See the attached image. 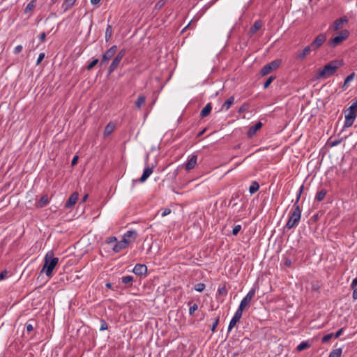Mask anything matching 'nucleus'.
<instances>
[{
	"instance_id": "nucleus-1",
	"label": "nucleus",
	"mask_w": 357,
	"mask_h": 357,
	"mask_svg": "<svg viewBox=\"0 0 357 357\" xmlns=\"http://www.w3.org/2000/svg\"><path fill=\"white\" fill-rule=\"evenodd\" d=\"M59 258L54 257L52 250L48 251L44 257V264L41 272H44L47 277H52V271L59 263Z\"/></svg>"
},
{
	"instance_id": "nucleus-2",
	"label": "nucleus",
	"mask_w": 357,
	"mask_h": 357,
	"mask_svg": "<svg viewBox=\"0 0 357 357\" xmlns=\"http://www.w3.org/2000/svg\"><path fill=\"white\" fill-rule=\"evenodd\" d=\"M301 218V209L300 206L296 203H294L293 205V208L289 212V220L285 225V227L288 229H291L295 227H296Z\"/></svg>"
},
{
	"instance_id": "nucleus-3",
	"label": "nucleus",
	"mask_w": 357,
	"mask_h": 357,
	"mask_svg": "<svg viewBox=\"0 0 357 357\" xmlns=\"http://www.w3.org/2000/svg\"><path fill=\"white\" fill-rule=\"evenodd\" d=\"M340 66V64L337 61H333L325 65L323 68L319 70L318 77L323 78L328 77L333 75Z\"/></svg>"
},
{
	"instance_id": "nucleus-4",
	"label": "nucleus",
	"mask_w": 357,
	"mask_h": 357,
	"mask_svg": "<svg viewBox=\"0 0 357 357\" xmlns=\"http://www.w3.org/2000/svg\"><path fill=\"white\" fill-rule=\"evenodd\" d=\"M357 116V100L354 102L347 110L345 114L344 128L351 127Z\"/></svg>"
},
{
	"instance_id": "nucleus-5",
	"label": "nucleus",
	"mask_w": 357,
	"mask_h": 357,
	"mask_svg": "<svg viewBox=\"0 0 357 357\" xmlns=\"http://www.w3.org/2000/svg\"><path fill=\"white\" fill-rule=\"evenodd\" d=\"M349 36V32L347 29L342 30L339 35L335 36L334 38H331L328 44L331 47H335L337 45H340L342 41L346 40Z\"/></svg>"
},
{
	"instance_id": "nucleus-6",
	"label": "nucleus",
	"mask_w": 357,
	"mask_h": 357,
	"mask_svg": "<svg viewBox=\"0 0 357 357\" xmlns=\"http://www.w3.org/2000/svg\"><path fill=\"white\" fill-rule=\"evenodd\" d=\"M126 52V50L123 49L116 55V56L114 58L113 61H112L110 66H109V68H108L109 74L113 73L114 71H115L116 70V68L119 66L122 59L125 56Z\"/></svg>"
},
{
	"instance_id": "nucleus-7",
	"label": "nucleus",
	"mask_w": 357,
	"mask_h": 357,
	"mask_svg": "<svg viewBox=\"0 0 357 357\" xmlns=\"http://www.w3.org/2000/svg\"><path fill=\"white\" fill-rule=\"evenodd\" d=\"M280 59H275L265 65L261 70V74L264 76L270 73L272 70L277 69L281 64Z\"/></svg>"
},
{
	"instance_id": "nucleus-8",
	"label": "nucleus",
	"mask_w": 357,
	"mask_h": 357,
	"mask_svg": "<svg viewBox=\"0 0 357 357\" xmlns=\"http://www.w3.org/2000/svg\"><path fill=\"white\" fill-rule=\"evenodd\" d=\"M256 293V289L255 287H252L248 293L246 294V296L242 299V301L240 303L239 306L242 307L243 308H246L250 305L251 300L253 298Z\"/></svg>"
},
{
	"instance_id": "nucleus-9",
	"label": "nucleus",
	"mask_w": 357,
	"mask_h": 357,
	"mask_svg": "<svg viewBox=\"0 0 357 357\" xmlns=\"http://www.w3.org/2000/svg\"><path fill=\"white\" fill-rule=\"evenodd\" d=\"M326 40L325 33L319 34L310 44L312 50H318Z\"/></svg>"
},
{
	"instance_id": "nucleus-10",
	"label": "nucleus",
	"mask_w": 357,
	"mask_h": 357,
	"mask_svg": "<svg viewBox=\"0 0 357 357\" xmlns=\"http://www.w3.org/2000/svg\"><path fill=\"white\" fill-rule=\"evenodd\" d=\"M117 50V46L113 45L109 49H108L105 53L102 55V59L100 61V65L104 64L107 61H108L112 57L114 56Z\"/></svg>"
},
{
	"instance_id": "nucleus-11",
	"label": "nucleus",
	"mask_w": 357,
	"mask_h": 357,
	"mask_svg": "<svg viewBox=\"0 0 357 357\" xmlns=\"http://www.w3.org/2000/svg\"><path fill=\"white\" fill-rule=\"evenodd\" d=\"M138 237V234L135 230H129L127 231L122 237V239L126 240L128 244L130 245L132 243H134L137 238Z\"/></svg>"
},
{
	"instance_id": "nucleus-12",
	"label": "nucleus",
	"mask_w": 357,
	"mask_h": 357,
	"mask_svg": "<svg viewBox=\"0 0 357 357\" xmlns=\"http://www.w3.org/2000/svg\"><path fill=\"white\" fill-rule=\"evenodd\" d=\"M348 22L349 19L347 16L342 17L334 21L332 28L334 31H337L342 29L345 24L348 23Z\"/></svg>"
},
{
	"instance_id": "nucleus-13",
	"label": "nucleus",
	"mask_w": 357,
	"mask_h": 357,
	"mask_svg": "<svg viewBox=\"0 0 357 357\" xmlns=\"http://www.w3.org/2000/svg\"><path fill=\"white\" fill-rule=\"evenodd\" d=\"M132 271L137 275H145L147 273V266L145 264H137Z\"/></svg>"
},
{
	"instance_id": "nucleus-14",
	"label": "nucleus",
	"mask_w": 357,
	"mask_h": 357,
	"mask_svg": "<svg viewBox=\"0 0 357 357\" xmlns=\"http://www.w3.org/2000/svg\"><path fill=\"white\" fill-rule=\"evenodd\" d=\"M128 242L125 239H122L120 241H117L116 243L114 244V245L112 248V250L116 252H120L122 250L126 249L128 247Z\"/></svg>"
},
{
	"instance_id": "nucleus-15",
	"label": "nucleus",
	"mask_w": 357,
	"mask_h": 357,
	"mask_svg": "<svg viewBox=\"0 0 357 357\" xmlns=\"http://www.w3.org/2000/svg\"><path fill=\"white\" fill-rule=\"evenodd\" d=\"M153 167H147L146 168L144 169L142 176L138 180H136V181L133 180L132 181L133 183L135 182H137V181H139V182H141V183H144L150 176V175L153 173Z\"/></svg>"
},
{
	"instance_id": "nucleus-16",
	"label": "nucleus",
	"mask_w": 357,
	"mask_h": 357,
	"mask_svg": "<svg viewBox=\"0 0 357 357\" xmlns=\"http://www.w3.org/2000/svg\"><path fill=\"white\" fill-rule=\"evenodd\" d=\"M78 197H79V194L78 192H73L70 196V197L68 198V199L66 201V204H65V207L66 208H71L72 206H73L76 202H77L78 200Z\"/></svg>"
},
{
	"instance_id": "nucleus-17",
	"label": "nucleus",
	"mask_w": 357,
	"mask_h": 357,
	"mask_svg": "<svg viewBox=\"0 0 357 357\" xmlns=\"http://www.w3.org/2000/svg\"><path fill=\"white\" fill-rule=\"evenodd\" d=\"M197 155H192L189 159L188 160L185 169L186 171L189 172L191 169H192L195 165H197Z\"/></svg>"
},
{
	"instance_id": "nucleus-18",
	"label": "nucleus",
	"mask_w": 357,
	"mask_h": 357,
	"mask_svg": "<svg viewBox=\"0 0 357 357\" xmlns=\"http://www.w3.org/2000/svg\"><path fill=\"white\" fill-rule=\"evenodd\" d=\"M262 127V123L261 121L257 122L255 126H251L247 132V137L248 138L253 137L256 132L261 129Z\"/></svg>"
},
{
	"instance_id": "nucleus-19",
	"label": "nucleus",
	"mask_w": 357,
	"mask_h": 357,
	"mask_svg": "<svg viewBox=\"0 0 357 357\" xmlns=\"http://www.w3.org/2000/svg\"><path fill=\"white\" fill-rule=\"evenodd\" d=\"M50 203V199L47 195H44L40 199V200L36 204V207L37 208H43L48 205Z\"/></svg>"
},
{
	"instance_id": "nucleus-20",
	"label": "nucleus",
	"mask_w": 357,
	"mask_h": 357,
	"mask_svg": "<svg viewBox=\"0 0 357 357\" xmlns=\"http://www.w3.org/2000/svg\"><path fill=\"white\" fill-rule=\"evenodd\" d=\"M239 197H240L239 192L233 193L231 197V199H230L229 206H231L232 208H235L238 205V202H236V200H238L239 199Z\"/></svg>"
},
{
	"instance_id": "nucleus-21",
	"label": "nucleus",
	"mask_w": 357,
	"mask_h": 357,
	"mask_svg": "<svg viewBox=\"0 0 357 357\" xmlns=\"http://www.w3.org/2000/svg\"><path fill=\"white\" fill-rule=\"evenodd\" d=\"M76 0H65L62 4L61 8L64 12H66L71 9L74 6Z\"/></svg>"
},
{
	"instance_id": "nucleus-22",
	"label": "nucleus",
	"mask_w": 357,
	"mask_h": 357,
	"mask_svg": "<svg viewBox=\"0 0 357 357\" xmlns=\"http://www.w3.org/2000/svg\"><path fill=\"white\" fill-rule=\"evenodd\" d=\"M212 109V105L211 103L209 102L206 105V106L202 109L200 113V116L204 118L207 116L211 112Z\"/></svg>"
},
{
	"instance_id": "nucleus-23",
	"label": "nucleus",
	"mask_w": 357,
	"mask_h": 357,
	"mask_svg": "<svg viewBox=\"0 0 357 357\" xmlns=\"http://www.w3.org/2000/svg\"><path fill=\"white\" fill-rule=\"evenodd\" d=\"M234 96L229 97L222 105V108L225 110H228L234 102Z\"/></svg>"
},
{
	"instance_id": "nucleus-24",
	"label": "nucleus",
	"mask_w": 357,
	"mask_h": 357,
	"mask_svg": "<svg viewBox=\"0 0 357 357\" xmlns=\"http://www.w3.org/2000/svg\"><path fill=\"white\" fill-rule=\"evenodd\" d=\"M311 50H312V49L310 45L306 46L303 50V51L301 53H299V54L298 55V58L301 60H303L310 52Z\"/></svg>"
},
{
	"instance_id": "nucleus-25",
	"label": "nucleus",
	"mask_w": 357,
	"mask_h": 357,
	"mask_svg": "<svg viewBox=\"0 0 357 357\" xmlns=\"http://www.w3.org/2000/svg\"><path fill=\"white\" fill-rule=\"evenodd\" d=\"M259 189V185L258 182L257 181H252L250 188H249V192L251 195L255 193L257 191H258Z\"/></svg>"
},
{
	"instance_id": "nucleus-26",
	"label": "nucleus",
	"mask_w": 357,
	"mask_h": 357,
	"mask_svg": "<svg viewBox=\"0 0 357 357\" xmlns=\"http://www.w3.org/2000/svg\"><path fill=\"white\" fill-rule=\"evenodd\" d=\"M36 6V0H31L26 6L24 9V13H28L29 12H31Z\"/></svg>"
},
{
	"instance_id": "nucleus-27",
	"label": "nucleus",
	"mask_w": 357,
	"mask_h": 357,
	"mask_svg": "<svg viewBox=\"0 0 357 357\" xmlns=\"http://www.w3.org/2000/svg\"><path fill=\"white\" fill-rule=\"evenodd\" d=\"M262 26V22L261 20H256L253 24V26L250 28V31L252 33L257 32L261 27Z\"/></svg>"
},
{
	"instance_id": "nucleus-28",
	"label": "nucleus",
	"mask_w": 357,
	"mask_h": 357,
	"mask_svg": "<svg viewBox=\"0 0 357 357\" xmlns=\"http://www.w3.org/2000/svg\"><path fill=\"white\" fill-rule=\"evenodd\" d=\"M145 101L146 97L144 96H139L135 102L136 107L140 109L142 105L144 104Z\"/></svg>"
},
{
	"instance_id": "nucleus-29",
	"label": "nucleus",
	"mask_w": 357,
	"mask_h": 357,
	"mask_svg": "<svg viewBox=\"0 0 357 357\" xmlns=\"http://www.w3.org/2000/svg\"><path fill=\"white\" fill-rule=\"evenodd\" d=\"M326 193H327V191L325 189H322L321 190L319 191L317 193L315 199L318 202H321L324 199Z\"/></svg>"
},
{
	"instance_id": "nucleus-30",
	"label": "nucleus",
	"mask_w": 357,
	"mask_h": 357,
	"mask_svg": "<svg viewBox=\"0 0 357 357\" xmlns=\"http://www.w3.org/2000/svg\"><path fill=\"white\" fill-rule=\"evenodd\" d=\"M342 354V349L338 348L333 349L329 354L328 357H341Z\"/></svg>"
},
{
	"instance_id": "nucleus-31",
	"label": "nucleus",
	"mask_w": 357,
	"mask_h": 357,
	"mask_svg": "<svg viewBox=\"0 0 357 357\" xmlns=\"http://www.w3.org/2000/svg\"><path fill=\"white\" fill-rule=\"evenodd\" d=\"M310 344L307 342H301L296 347L297 351H302L306 349L310 348Z\"/></svg>"
},
{
	"instance_id": "nucleus-32",
	"label": "nucleus",
	"mask_w": 357,
	"mask_h": 357,
	"mask_svg": "<svg viewBox=\"0 0 357 357\" xmlns=\"http://www.w3.org/2000/svg\"><path fill=\"white\" fill-rule=\"evenodd\" d=\"M114 125L111 122L109 123L105 128L104 135H110L112 132V131L114 130Z\"/></svg>"
},
{
	"instance_id": "nucleus-33",
	"label": "nucleus",
	"mask_w": 357,
	"mask_h": 357,
	"mask_svg": "<svg viewBox=\"0 0 357 357\" xmlns=\"http://www.w3.org/2000/svg\"><path fill=\"white\" fill-rule=\"evenodd\" d=\"M112 26L108 24L105 31V40L108 42L112 37Z\"/></svg>"
},
{
	"instance_id": "nucleus-34",
	"label": "nucleus",
	"mask_w": 357,
	"mask_h": 357,
	"mask_svg": "<svg viewBox=\"0 0 357 357\" xmlns=\"http://www.w3.org/2000/svg\"><path fill=\"white\" fill-rule=\"evenodd\" d=\"M121 280L123 284L130 283V284H132V282L134 281V278L132 275H126L123 276Z\"/></svg>"
},
{
	"instance_id": "nucleus-35",
	"label": "nucleus",
	"mask_w": 357,
	"mask_h": 357,
	"mask_svg": "<svg viewBox=\"0 0 357 357\" xmlns=\"http://www.w3.org/2000/svg\"><path fill=\"white\" fill-rule=\"evenodd\" d=\"M240 319H238V318H236L234 317H232V319H231L229 324V326H228V331H231V329L236 326V323L239 321Z\"/></svg>"
},
{
	"instance_id": "nucleus-36",
	"label": "nucleus",
	"mask_w": 357,
	"mask_h": 357,
	"mask_svg": "<svg viewBox=\"0 0 357 357\" xmlns=\"http://www.w3.org/2000/svg\"><path fill=\"white\" fill-rule=\"evenodd\" d=\"M205 287H206V285L204 283H197L194 286L195 290L198 292L203 291L204 290Z\"/></svg>"
},
{
	"instance_id": "nucleus-37",
	"label": "nucleus",
	"mask_w": 357,
	"mask_h": 357,
	"mask_svg": "<svg viewBox=\"0 0 357 357\" xmlns=\"http://www.w3.org/2000/svg\"><path fill=\"white\" fill-rule=\"evenodd\" d=\"M218 294L220 296H225L227 294V290L225 285L220 287L218 289Z\"/></svg>"
},
{
	"instance_id": "nucleus-38",
	"label": "nucleus",
	"mask_w": 357,
	"mask_h": 357,
	"mask_svg": "<svg viewBox=\"0 0 357 357\" xmlns=\"http://www.w3.org/2000/svg\"><path fill=\"white\" fill-rule=\"evenodd\" d=\"M243 310H244V308H243L241 306H238V308L236 311L234 317H236V318H238V319H241V318L242 317Z\"/></svg>"
},
{
	"instance_id": "nucleus-39",
	"label": "nucleus",
	"mask_w": 357,
	"mask_h": 357,
	"mask_svg": "<svg viewBox=\"0 0 357 357\" xmlns=\"http://www.w3.org/2000/svg\"><path fill=\"white\" fill-rule=\"evenodd\" d=\"M333 337H334V333H329L326 335H324L321 338V342L322 343H326L328 342Z\"/></svg>"
},
{
	"instance_id": "nucleus-40",
	"label": "nucleus",
	"mask_w": 357,
	"mask_h": 357,
	"mask_svg": "<svg viewBox=\"0 0 357 357\" xmlns=\"http://www.w3.org/2000/svg\"><path fill=\"white\" fill-rule=\"evenodd\" d=\"M106 243L107 244H115L117 242V238L115 236H109L105 240Z\"/></svg>"
},
{
	"instance_id": "nucleus-41",
	"label": "nucleus",
	"mask_w": 357,
	"mask_h": 357,
	"mask_svg": "<svg viewBox=\"0 0 357 357\" xmlns=\"http://www.w3.org/2000/svg\"><path fill=\"white\" fill-rule=\"evenodd\" d=\"M99 60L98 59H94L87 66V70H91L98 63Z\"/></svg>"
},
{
	"instance_id": "nucleus-42",
	"label": "nucleus",
	"mask_w": 357,
	"mask_h": 357,
	"mask_svg": "<svg viewBox=\"0 0 357 357\" xmlns=\"http://www.w3.org/2000/svg\"><path fill=\"white\" fill-rule=\"evenodd\" d=\"M275 79V76H270L264 84V88L266 89L271 84V83Z\"/></svg>"
},
{
	"instance_id": "nucleus-43",
	"label": "nucleus",
	"mask_w": 357,
	"mask_h": 357,
	"mask_svg": "<svg viewBox=\"0 0 357 357\" xmlns=\"http://www.w3.org/2000/svg\"><path fill=\"white\" fill-rule=\"evenodd\" d=\"M355 76V73H352L351 74H350L349 75H348L346 79H344V86H345L346 85H347V84L350 82H351L353 79H354V77Z\"/></svg>"
},
{
	"instance_id": "nucleus-44",
	"label": "nucleus",
	"mask_w": 357,
	"mask_h": 357,
	"mask_svg": "<svg viewBox=\"0 0 357 357\" xmlns=\"http://www.w3.org/2000/svg\"><path fill=\"white\" fill-rule=\"evenodd\" d=\"M219 321H220V316H218V317H216V319H215V321L213 322V325H212V326H211V331H212L213 333H214V332L215 331V330H216V327H217V326L218 325Z\"/></svg>"
},
{
	"instance_id": "nucleus-45",
	"label": "nucleus",
	"mask_w": 357,
	"mask_h": 357,
	"mask_svg": "<svg viewBox=\"0 0 357 357\" xmlns=\"http://www.w3.org/2000/svg\"><path fill=\"white\" fill-rule=\"evenodd\" d=\"M198 309V305L197 303H194L192 306L189 308V314L190 315H193L195 312Z\"/></svg>"
},
{
	"instance_id": "nucleus-46",
	"label": "nucleus",
	"mask_w": 357,
	"mask_h": 357,
	"mask_svg": "<svg viewBox=\"0 0 357 357\" xmlns=\"http://www.w3.org/2000/svg\"><path fill=\"white\" fill-rule=\"evenodd\" d=\"M241 229V226L240 225H235L232 229V234L234 236H236Z\"/></svg>"
},
{
	"instance_id": "nucleus-47",
	"label": "nucleus",
	"mask_w": 357,
	"mask_h": 357,
	"mask_svg": "<svg viewBox=\"0 0 357 357\" xmlns=\"http://www.w3.org/2000/svg\"><path fill=\"white\" fill-rule=\"evenodd\" d=\"M100 331H105L108 328V325L107 324V322L104 320V319H100Z\"/></svg>"
},
{
	"instance_id": "nucleus-48",
	"label": "nucleus",
	"mask_w": 357,
	"mask_h": 357,
	"mask_svg": "<svg viewBox=\"0 0 357 357\" xmlns=\"http://www.w3.org/2000/svg\"><path fill=\"white\" fill-rule=\"evenodd\" d=\"M303 189H304V186L303 185H302L300 188H299V190H298V195H297V197H296V202L295 203H296L297 204H298V202H299V199L301 198V195L303 191Z\"/></svg>"
},
{
	"instance_id": "nucleus-49",
	"label": "nucleus",
	"mask_w": 357,
	"mask_h": 357,
	"mask_svg": "<svg viewBox=\"0 0 357 357\" xmlns=\"http://www.w3.org/2000/svg\"><path fill=\"white\" fill-rule=\"evenodd\" d=\"M22 49H23L22 45H17L13 50V54H17L20 53L22 52Z\"/></svg>"
},
{
	"instance_id": "nucleus-50",
	"label": "nucleus",
	"mask_w": 357,
	"mask_h": 357,
	"mask_svg": "<svg viewBox=\"0 0 357 357\" xmlns=\"http://www.w3.org/2000/svg\"><path fill=\"white\" fill-rule=\"evenodd\" d=\"M171 211H171V209H170V208H165L162 209V211L161 215H162V217H165V216H166V215H167L170 214Z\"/></svg>"
},
{
	"instance_id": "nucleus-51",
	"label": "nucleus",
	"mask_w": 357,
	"mask_h": 357,
	"mask_svg": "<svg viewBox=\"0 0 357 357\" xmlns=\"http://www.w3.org/2000/svg\"><path fill=\"white\" fill-rule=\"evenodd\" d=\"M45 58V53H40L38 56V58L36 61V65H39L41 61L43 60V59Z\"/></svg>"
},
{
	"instance_id": "nucleus-52",
	"label": "nucleus",
	"mask_w": 357,
	"mask_h": 357,
	"mask_svg": "<svg viewBox=\"0 0 357 357\" xmlns=\"http://www.w3.org/2000/svg\"><path fill=\"white\" fill-rule=\"evenodd\" d=\"M248 109V105L243 104L241 105V107L238 109V113H243L245 112Z\"/></svg>"
},
{
	"instance_id": "nucleus-53",
	"label": "nucleus",
	"mask_w": 357,
	"mask_h": 357,
	"mask_svg": "<svg viewBox=\"0 0 357 357\" xmlns=\"http://www.w3.org/2000/svg\"><path fill=\"white\" fill-rule=\"evenodd\" d=\"M344 331V328H340V330H338L335 334H334V337L335 338H337L339 337L343 333Z\"/></svg>"
},
{
	"instance_id": "nucleus-54",
	"label": "nucleus",
	"mask_w": 357,
	"mask_h": 357,
	"mask_svg": "<svg viewBox=\"0 0 357 357\" xmlns=\"http://www.w3.org/2000/svg\"><path fill=\"white\" fill-rule=\"evenodd\" d=\"M8 274L7 271H3L0 273V280H4Z\"/></svg>"
},
{
	"instance_id": "nucleus-55",
	"label": "nucleus",
	"mask_w": 357,
	"mask_h": 357,
	"mask_svg": "<svg viewBox=\"0 0 357 357\" xmlns=\"http://www.w3.org/2000/svg\"><path fill=\"white\" fill-rule=\"evenodd\" d=\"M26 331L28 332H31L33 330V325L31 324L27 323L26 324Z\"/></svg>"
},
{
	"instance_id": "nucleus-56",
	"label": "nucleus",
	"mask_w": 357,
	"mask_h": 357,
	"mask_svg": "<svg viewBox=\"0 0 357 357\" xmlns=\"http://www.w3.org/2000/svg\"><path fill=\"white\" fill-rule=\"evenodd\" d=\"M45 38L46 33L45 32L41 33L39 36V40H40V42H44L45 40Z\"/></svg>"
},
{
	"instance_id": "nucleus-57",
	"label": "nucleus",
	"mask_w": 357,
	"mask_h": 357,
	"mask_svg": "<svg viewBox=\"0 0 357 357\" xmlns=\"http://www.w3.org/2000/svg\"><path fill=\"white\" fill-rule=\"evenodd\" d=\"M353 294H352V298L354 300H357V287H355L354 289H352Z\"/></svg>"
},
{
	"instance_id": "nucleus-58",
	"label": "nucleus",
	"mask_w": 357,
	"mask_h": 357,
	"mask_svg": "<svg viewBox=\"0 0 357 357\" xmlns=\"http://www.w3.org/2000/svg\"><path fill=\"white\" fill-rule=\"evenodd\" d=\"M357 287V278H354L351 284V288L354 289Z\"/></svg>"
},
{
	"instance_id": "nucleus-59",
	"label": "nucleus",
	"mask_w": 357,
	"mask_h": 357,
	"mask_svg": "<svg viewBox=\"0 0 357 357\" xmlns=\"http://www.w3.org/2000/svg\"><path fill=\"white\" fill-rule=\"evenodd\" d=\"M284 265L287 267H290L291 266V260L289 258L285 259Z\"/></svg>"
},
{
	"instance_id": "nucleus-60",
	"label": "nucleus",
	"mask_w": 357,
	"mask_h": 357,
	"mask_svg": "<svg viewBox=\"0 0 357 357\" xmlns=\"http://www.w3.org/2000/svg\"><path fill=\"white\" fill-rule=\"evenodd\" d=\"M77 160H78V156L77 155L74 156L71 161L72 165H76L77 162Z\"/></svg>"
},
{
	"instance_id": "nucleus-61",
	"label": "nucleus",
	"mask_w": 357,
	"mask_h": 357,
	"mask_svg": "<svg viewBox=\"0 0 357 357\" xmlns=\"http://www.w3.org/2000/svg\"><path fill=\"white\" fill-rule=\"evenodd\" d=\"M101 0H91V3L92 5H97L100 3Z\"/></svg>"
},
{
	"instance_id": "nucleus-62",
	"label": "nucleus",
	"mask_w": 357,
	"mask_h": 357,
	"mask_svg": "<svg viewBox=\"0 0 357 357\" xmlns=\"http://www.w3.org/2000/svg\"><path fill=\"white\" fill-rule=\"evenodd\" d=\"M105 287L108 289H111L112 285L111 283H106Z\"/></svg>"
},
{
	"instance_id": "nucleus-63",
	"label": "nucleus",
	"mask_w": 357,
	"mask_h": 357,
	"mask_svg": "<svg viewBox=\"0 0 357 357\" xmlns=\"http://www.w3.org/2000/svg\"><path fill=\"white\" fill-rule=\"evenodd\" d=\"M87 197H88V195H85L82 199V202H84L86 200Z\"/></svg>"
},
{
	"instance_id": "nucleus-64",
	"label": "nucleus",
	"mask_w": 357,
	"mask_h": 357,
	"mask_svg": "<svg viewBox=\"0 0 357 357\" xmlns=\"http://www.w3.org/2000/svg\"><path fill=\"white\" fill-rule=\"evenodd\" d=\"M336 144H337V142H335L333 143V145H336Z\"/></svg>"
}]
</instances>
